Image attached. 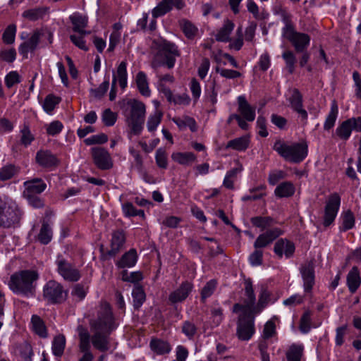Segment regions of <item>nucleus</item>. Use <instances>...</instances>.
I'll list each match as a JSON object with an SVG mask.
<instances>
[{
  "instance_id": "nucleus-60",
  "label": "nucleus",
  "mask_w": 361,
  "mask_h": 361,
  "mask_svg": "<svg viewBox=\"0 0 361 361\" xmlns=\"http://www.w3.org/2000/svg\"><path fill=\"white\" fill-rule=\"evenodd\" d=\"M286 176V172L281 170L271 171L268 177V182L271 185H276L281 180Z\"/></svg>"
},
{
  "instance_id": "nucleus-11",
  "label": "nucleus",
  "mask_w": 361,
  "mask_h": 361,
  "mask_svg": "<svg viewBox=\"0 0 361 361\" xmlns=\"http://www.w3.org/2000/svg\"><path fill=\"white\" fill-rule=\"evenodd\" d=\"M341 204V197L338 193L334 192L329 195L324 208L323 224L325 227L329 226L335 220Z\"/></svg>"
},
{
  "instance_id": "nucleus-3",
  "label": "nucleus",
  "mask_w": 361,
  "mask_h": 361,
  "mask_svg": "<svg viewBox=\"0 0 361 361\" xmlns=\"http://www.w3.org/2000/svg\"><path fill=\"white\" fill-rule=\"evenodd\" d=\"M38 279L39 274L36 270H20L10 276L8 286L14 293L29 298L35 295Z\"/></svg>"
},
{
  "instance_id": "nucleus-25",
  "label": "nucleus",
  "mask_w": 361,
  "mask_h": 361,
  "mask_svg": "<svg viewBox=\"0 0 361 361\" xmlns=\"http://www.w3.org/2000/svg\"><path fill=\"white\" fill-rule=\"evenodd\" d=\"M42 35V34L40 31L35 30L27 41L24 42L20 45L19 52L24 58H27L29 51H34L36 49Z\"/></svg>"
},
{
  "instance_id": "nucleus-39",
  "label": "nucleus",
  "mask_w": 361,
  "mask_h": 361,
  "mask_svg": "<svg viewBox=\"0 0 361 361\" xmlns=\"http://www.w3.org/2000/svg\"><path fill=\"white\" fill-rule=\"evenodd\" d=\"M250 144V139L247 136H242L228 142L226 148H231L237 151L246 150Z\"/></svg>"
},
{
  "instance_id": "nucleus-61",
  "label": "nucleus",
  "mask_w": 361,
  "mask_h": 361,
  "mask_svg": "<svg viewBox=\"0 0 361 361\" xmlns=\"http://www.w3.org/2000/svg\"><path fill=\"white\" fill-rule=\"evenodd\" d=\"M117 119V116L110 109H106L103 111L102 121L106 126H112Z\"/></svg>"
},
{
  "instance_id": "nucleus-1",
  "label": "nucleus",
  "mask_w": 361,
  "mask_h": 361,
  "mask_svg": "<svg viewBox=\"0 0 361 361\" xmlns=\"http://www.w3.org/2000/svg\"><path fill=\"white\" fill-rule=\"evenodd\" d=\"M93 334L91 336L87 329L78 325L77 331L79 337V350L83 355L78 361H92L94 355L91 352V343L93 347L102 353L111 348V334L116 329L117 325L110 305L106 302L101 303L97 317L90 322Z\"/></svg>"
},
{
  "instance_id": "nucleus-17",
  "label": "nucleus",
  "mask_w": 361,
  "mask_h": 361,
  "mask_svg": "<svg viewBox=\"0 0 361 361\" xmlns=\"http://www.w3.org/2000/svg\"><path fill=\"white\" fill-rule=\"evenodd\" d=\"M283 234V231L279 228H274L266 231L260 234L254 243V247L259 249L265 247L270 245L274 240Z\"/></svg>"
},
{
  "instance_id": "nucleus-41",
  "label": "nucleus",
  "mask_w": 361,
  "mask_h": 361,
  "mask_svg": "<svg viewBox=\"0 0 361 361\" xmlns=\"http://www.w3.org/2000/svg\"><path fill=\"white\" fill-rule=\"evenodd\" d=\"M250 222L255 227L260 228L262 231L272 226L275 221L271 216H254L250 219Z\"/></svg>"
},
{
  "instance_id": "nucleus-33",
  "label": "nucleus",
  "mask_w": 361,
  "mask_h": 361,
  "mask_svg": "<svg viewBox=\"0 0 361 361\" xmlns=\"http://www.w3.org/2000/svg\"><path fill=\"white\" fill-rule=\"evenodd\" d=\"M295 191L294 185L290 181L280 183L275 189L274 194L279 198L292 197Z\"/></svg>"
},
{
  "instance_id": "nucleus-28",
  "label": "nucleus",
  "mask_w": 361,
  "mask_h": 361,
  "mask_svg": "<svg viewBox=\"0 0 361 361\" xmlns=\"http://www.w3.org/2000/svg\"><path fill=\"white\" fill-rule=\"evenodd\" d=\"M347 286L351 293H355L361 284V277L357 267L354 266L347 275Z\"/></svg>"
},
{
  "instance_id": "nucleus-59",
  "label": "nucleus",
  "mask_w": 361,
  "mask_h": 361,
  "mask_svg": "<svg viewBox=\"0 0 361 361\" xmlns=\"http://www.w3.org/2000/svg\"><path fill=\"white\" fill-rule=\"evenodd\" d=\"M311 313L306 311L302 315L300 320V330L302 333H307L310 330Z\"/></svg>"
},
{
  "instance_id": "nucleus-32",
  "label": "nucleus",
  "mask_w": 361,
  "mask_h": 361,
  "mask_svg": "<svg viewBox=\"0 0 361 361\" xmlns=\"http://www.w3.org/2000/svg\"><path fill=\"white\" fill-rule=\"evenodd\" d=\"M351 118H348L338 125L336 129V135L342 140H347L351 135L353 130H354L353 124Z\"/></svg>"
},
{
  "instance_id": "nucleus-14",
  "label": "nucleus",
  "mask_w": 361,
  "mask_h": 361,
  "mask_svg": "<svg viewBox=\"0 0 361 361\" xmlns=\"http://www.w3.org/2000/svg\"><path fill=\"white\" fill-rule=\"evenodd\" d=\"M300 272L303 280L304 290L306 293L312 291L315 283L314 264L312 260L301 264Z\"/></svg>"
},
{
  "instance_id": "nucleus-37",
  "label": "nucleus",
  "mask_w": 361,
  "mask_h": 361,
  "mask_svg": "<svg viewBox=\"0 0 361 361\" xmlns=\"http://www.w3.org/2000/svg\"><path fill=\"white\" fill-rule=\"evenodd\" d=\"M172 121L178 126L180 130H185L188 127L192 132L197 130V125L195 119L188 116H185L183 118L174 117Z\"/></svg>"
},
{
  "instance_id": "nucleus-21",
  "label": "nucleus",
  "mask_w": 361,
  "mask_h": 361,
  "mask_svg": "<svg viewBox=\"0 0 361 361\" xmlns=\"http://www.w3.org/2000/svg\"><path fill=\"white\" fill-rule=\"evenodd\" d=\"M36 162L43 168H54L59 164V160L49 150H39L35 157Z\"/></svg>"
},
{
  "instance_id": "nucleus-10",
  "label": "nucleus",
  "mask_w": 361,
  "mask_h": 361,
  "mask_svg": "<svg viewBox=\"0 0 361 361\" xmlns=\"http://www.w3.org/2000/svg\"><path fill=\"white\" fill-rule=\"evenodd\" d=\"M55 264L57 267V272L65 281L76 282L80 279V271L62 255L57 256Z\"/></svg>"
},
{
  "instance_id": "nucleus-24",
  "label": "nucleus",
  "mask_w": 361,
  "mask_h": 361,
  "mask_svg": "<svg viewBox=\"0 0 361 361\" xmlns=\"http://www.w3.org/2000/svg\"><path fill=\"white\" fill-rule=\"evenodd\" d=\"M126 243V235L123 230H116L113 232L111 240V248L107 255L111 257L116 256Z\"/></svg>"
},
{
  "instance_id": "nucleus-43",
  "label": "nucleus",
  "mask_w": 361,
  "mask_h": 361,
  "mask_svg": "<svg viewBox=\"0 0 361 361\" xmlns=\"http://www.w3.org/2000/svg\"><path fill=\"white\" fill-rule=\"evenodd\" d=\"M51 238L52 229L47 221H43L37 239L42 244L47 245L51 240Z\"/></svg>"
},
{
  "instance_id": "nucleus-52",
  "label": "nucleus",
  "mask_w": 361,
  "mask_h": 361,
  "mask_svg": "<svg viewBox=\"0 0 361 361\" xmlns=\"http://www.w3.org/2000/svg\"><path fill=\"white\" fill-rule=\"evenodd\" d=\"M19 169L15 165L8 164L0 169V180L5 181L10 180L14 176L18 174Z\"/></svg>"
},
{
  "instance_id": "nucleus-12",
  "label": "nucleus",
  "mask_w": 361,
  "mask_h": 361,
  "mask_svg": "<svg viewBox=\"0 0 361 361\" xmlns=\"http://www.w3.org/2000/svg\"><path fill=\"white\" fill-rule=\"evenodd\" d=\"M91 155L94 164L99 169L109 170L112 168L111 157L106 149L101 147H92Z\"/></svg>"
},
{
  "instance_id": "nucleus-30",
  "label": "nucleus",
  "mask_w": 361,
  "mask_h": 361,
  "mask_svg": "<svg viewBox=\"0 0 361 361\" xmlns=\"http://www.w3.org/2000/svg\"><path fill=\"white\" fill-rule=\"evenodd\" d=\"M151 350L157 355L168 354L171 350V345L167 341L152 338L149 343Z\"/></svg>"
},
{
  "instance_id": "nucleus-18",
  "label": "nucleus",
  "mask_w": 361,
  "mask_h": 361,
  "mask_svg": "<svg viewBox=\"0 0 361 361\" xmlns=\"http://www.w3.org/2000/svg\"><path fill=\"white\" fill-rule=\"evenodd\" d=\"M288 102L293 110L300 116L302 121L306 124L308 114L307 111L303 108L302 95L298 89L294 88L292 90V94L288 98Z\"/></svg>"
},
{
  "instance_id": "nucleus-35",
  "label": "nucleus",
  "mask_w": 361,
  "mask_h": 361,
  "mask_svg": "<svg viewBox=\"0 0 361 361\" xmlns=\"http://www.w3.org/2000/svg\"><path fill=\"white\" fill-rule=\"evenodd\" d=\"M338 114V107L336 100H333L331 105L330 111L325 120L324 124V129L325 130H330L335 125Z\"/></svg>"
},
{
  "instance_id": "nucleus-29",
  "label": "nucleus",
  "mask_w": 361,
  "mask_h": 361,
  "mask_svg": "<svg viewBox=\"0 0 361 361\" xmlns=\"http://www.w3.org/2000/svg\"><path fill=\"white\" fill-rule=\"evenodd\" d=\"M137 254L135 248H131L124 253L121 258L116 263L120 269L130 268L135 265L137 260Z\"/></svg>"
},
{
  "instance_id": "nucleus-23",
  "label": "nucleus",
  "mask_w": 361,
  "mask_h": 361,
  "mask_svg": "<svg viewBox=\"0 0 361 361\" xmlns=\"http://www.w3.org/2000/svg\"><path fill=\"white\" fill-rule=\"evenodd\" d=\"M237 100L240 116L248 122L253 121L255 118V107L247 102L245 96H239Z\"/></svg>"
},
{
  "instance_id": "nucleus-55",
  "label": "nucleus",
  "mask_w": 361,
  "mask_h": 361,
  "mask_svg": "<svg viewBox=\"0 0 361 361\" xmlns=\"http://www.w3.org/2000/svg\"><path fill=\"white\" fill-rule=\"evenodd\" d=\"M16 26L14 24L9 25L4 30L2 35V40L6 44H11L15 41Z\"/></svg>"
},
{
  "instance_id": "nucleus-42",
  "label": "nucleus",
  "mask_w": 361,
  "mask_h": 361,
  "mask_svg": "<svg viewBox=\"0 0 361 361\" xmlns=\"http://www.w3.org/2000/svg\"><path fill=\"white\" fill-rule=\"evenodd\" d=\"M34 332L41 338H47L48 336L47 327L43 320L37 315H32L31 319Z\"/></svg>"
},
{
  "instance_id": "nucleus-57",
  "label": "nucleus",
  "mask_w": 361,
  "mask_h": 361,
  "mask_svg": "<svg viewBox=\"0 0 361 361\" xmlns=\"http://www.w3.org/2000/svg\"><path fill=\"white\" fill-rule=\"evenodd\" d=\"M197 328L195 324L190 321H185L182 325V333L189 339H192L197 333Z\"/></svg>"
},
{
  "instance_id": "nucleus-20",
  "label": "nucleus",
  "mask_w": 361,
  "mask_h": 361,
  "mask_svg": "<svg viewBox=\"0 0 361 361\" xmlns=\"http://www.w3.org/2000/svg\"><path fill=\"white\" fill-rule=\"evenodd\" d=\"M295 244L286 238L279 239L274 247V252L279 259L284 255L286 258L291 257L295 252Z\"/></svg>"
},
{
  "instance_id": "nucleus-48",
  "label": "nucleus",
  "mask_w": 361,
  "mask_h": 361,
  "mask_svg": "<svg viewBox=\"0 0 361 361\" xmlns=\"http://www.w3.org/2000/svg\"><path fill=\"white\" fill-rule=\"evenodd\" d=\"M66 346V338L60 334L54 337L52 343V351L54 355L61 357L64 351Z\"/></svg>"
},
{
  "instance_id": "nucleus-31",
  "label": "nucleus",
  "mask_w": 361,
  "mask_h": 361,
  "mask_svg": "<svg viewBox=\"0 0 361 361\" xmlns=\"http://www.w3.org/2000/svg\"><path fill=\"white\" fill-rule=\"evenodd\" d=\"M235 27L234 23L226 19L224 20L223 26L218 30L215 35V39L218 42H227L231 40L230 35Z\"/></svg>"
},
{
  "instance_id": "nucleus-63",
  "label": "nucleus",
  "mask_w": 361,
  "mask_h": 361,
  "mask_svg": "<svg viewBox=\"0 0 361 361\" xmlns=\"http://www.w3.org/2000/svg\"><path fill=\"white\" fill-rule=\"evenodd\" d=\"M86 35H71L70 36V39L71 41V42L75 45L77 47H78L79 49L83 50V51H88V47L86 45V42H85V40L84 39V37Z\"/></svg>"
},
{
  "instance_id": "nucleus-16",
  "label": "nucleus",
  "mask_w": 361,
  "mask_h": 361,
  "mask_svg": "<svg viewBox=\"0 0 361 361\" xmlns=\"http://www.w3.org/2000/svg\"><path fill=\"white\" fill-rule=\"evenodd\" d=\"M185 6L183 0H161L152 10V16L154 18L164 16L174 7L178 10L183 9Z\"/></svg>"
},
{
  "instance_id": "nucleus-6",
  "label": "nucleus",
  "mask_w": 361,
  "mask_h": 361,
  "mask_svg": "<svg viewBox=\"0 0 361 361\" xmlns=\"http://www.w3.org/2000/svg\"><path fill=\"white\" fill-rule=\"evenodd\" d=\"M273 149L285 160L292 163L302 162L307 156L308 152V146L306 142L288 145L283 141L277 140L275 142Z\"/></svg>"
},
{
  "instance_id": "nucleus-64",
  "label": "nucleus",
  "mask_w": 361,
  "mask_h": 361,
  "mask_svg": "<svg viewBox=\"0 0 361 361\" xmlns=\"http://www.w3.org/2000/svg\"><path fill=\"white\" fill-rule=\"evenodd\" d=\"M63 128L62 123L59 121H52L47 127V133L49 135L55 136L59 134Z\"/></svg>"
},
{
  "instance_id": "nucleus-58",
  "label": "nucleus",
  "mask_w": 361,
  "mask_h": 361,
  "mask_svg": "<svg viewBox=\"0 0 361 361\" xmlns=\"http://www.w3.org/2000/svg\"><path fill=\"white\" fill-rule=\"evenodd\" d=\"M21 138L20 142L24 146L27 147L31 144L35 140L34 135L31 133V131L28 126L25 125L20 130Z\"/></svg>"
},
{
  "instance_id": "nucleus-44",
  "label": "nucleus",
  "mask_w": 361,
  "mask_h": 361,
  "mask_svg": "<svg viewBox=\"0 0 361 361\" xmlns=\"http://www.w3.org/2000/svg\"><path fill=\"white\" fill-rule=\"evenodd\" d=\"M47 13V8L44 7H36L25 10L23 13L22 16L30 21H35L42 18Z\"/></svg>"
},
{
  "instance_id": "nucleus-49",
  "label": "nucleus",
  "mask_w": 361,
  "mask_h": 361,
  "mask_svg": "<svg viewBox=\"0 0 361 361\" xmlns=\"http://www.w3.org/2000/svg\"><path fill=\"white\" fill-rule=\"evenodd\" d=\"M217 286V281L212 279L207 282L201 290L200 298L202 302H205L207 298L213 295Z\"/></svg>"
},
{
  "instance_id": "nucleus-34",
  "label": "nucleus",
  "mask_w": 361,
  "mask_h": 361,
  "mask_svg": "<svg viewBox=\"0 0 361 361\" xmlns=\"http://www.w3.org/2000/svg\"><path fill=\"white\" fill-rule=\"evenodd\" d=\"M179 26L184 33L185 36L190 39H192L197 34V27L190 20L183 18L178 20Z\"/></svg>"
},
{
  "instance_id": "nucleus-38",
  "label": "nucleus",
  "mask_w": 361,
  "mask_h": 361,
  "mask_svg": "<svg viewBox=\"0 0 361 361\" xmlns=\"http://www.w3.org/2000/svg\"><path fill=\"white\" fill-rule=\"evenodd\" d=\"M135 81L140 93L145 97H149L150 90L146 74L142 71L138 72L136 75Z\"/></svg>"
},
{
  "instance_id": "nucleus-51",
  "label": "nucleus",
  "mask_w": 361,
  "mask_h": 361,
  "mask_svg": "<svg viewBox=\"0 0 361 361\" xmlns=\"http://www.w3.org/2000/svg\"><path fill=\"white\" fill-rule=\"evenodd\" d=\"M133 298V306L135 310H138L145 301V293L141 286H135L132 293Z\"/></svg>"
},
{
  "instance_id": "nucleus-50",
  "label": "nucleus",
  "mask_w": 361,
  "mask_h": 361,
  "mask_svg": "<svg viewBox=\"0 0 361 361\" xmlns=\"http://www.w3.org/2000/svg\"><path fill=\"white\" fill-rule=\"evenodd\" d=\"M61 101V97H56L53 94H49L46 96L44 103H43V109L44 110L48 113H51L56 105H58Z\"/></svg>"
},
{
  "instance_id": "nucleus-62",
  "label": "nucleus",
  "mask_w": 361,
  "mask_h": 361,
  "mask_svg": "<svg viewBox=\"0 0 361 361\" xmlns=\"http://www.w3.org/2000/svg\"><path fill=\"white\" fill-rule=\"evenodd\" d=\"M108 141V136L104 133L92 135L84 140L87 145L104 144Z\"/></svg>"
},
{
  "instance_id": "nucleus-15",
  "label": "nucleus",
  "mask_w": 361,
  "mask_h": 361,
  "mask_svg": "<svg viewBox=\"0 0 361 361\" xmlns=\"http://www.w3.org/2000/svg\"><path fill=\"white\" fill-rule=\"evenodd\" d=\"M185 6L183 0H161L152 10V16L154 18L164 16L174 7L178 10L183 9Z\"/></svg>"
},
{
  "instance_id": "nucleus-7",
  "label": "nucleus",
  "mask_w": 361,
  "mask_h": 361,
  "mask_svg": "<svg viewBox=\"0 0 361 361\" xmlns=\"http://www.w3.org/2000/svg\"><path fill=\"white\" fill-rule=\"evenodd\" d=\"M22 212L13 202H6L0 198V226L9 228L20 222Z\"/></svg>"
},
{
  "instance_id": "nucleus-8",
  "label": "nucleus",
  "mask_w": 361,
  "mask_h": 361,
  "mask_svg": "<svg viewBox=\"0 0 361 361\" xmlns=\"http://www.w3.org/2000/svg\"><path fill=\"white\" fill-rule=\"evenodd\" d=\"M43 297L49 304H61L67 299L68 290L60 283L50 280L43 288Z\"/></svg>"
},
{
  "instance_id": "nucleus-27",
  "label": "nucleus",
  "mask_w": 361,
  "mask_h": 361,
  "mask_svg": "<svg viewBox=\"0 0 361 361\" xmlns=\"http://www.w3.org/2000/svg\"><path fill=\"white\" fill-rule=\"evenodd\" d=\"M244 295L242 302L247 304L252 310L256 302V297L254 292L252 281L250 278L244 279Z\"/></svg>"
},
{
  "instance_id": "nucleus-26",
  "label": "nucleus",
  "mask_w": 361,
  "mask_h": 361,
  "mask_svg": "<svg viewBox=\"0 0 361 361\" xmlns=\"http://www.w3.org/2000/svg\"><path fill=\"white\" fill-rule=\"evenodd\" d=\"M25 190L23 194L39 195L45 190L47 184L38 178H35L24 183Z\"/></svg>"
},
{
  "instance_id": "nucleus-9",
  "label": "nucleus",
  "mask_w": 361,
  "mask_h": 361,
  "mask_svg": "<svg viewBox=\"0 0 361 361\" xmlns=\"http://www.w3.org/2000/svg\"><path fill=\"white\" fill-rule=\"evenodd\" d=\"M255 314L241 313L238 319L236 335L240 341L250 340L255 334Z\"/></svg>"
},
{
  "instance_id": "nucleus-22",
  "label": "nucleus",
  "mask_w": 361,
  "mask_h": 361,
  "mask_svg": "<svg viewBox=\"0 0 361 361\" xmlns=\"http://www.w3.org/2000/svg\"><path fill=\"white\" fill-rule=\"evenodd\" d=\"M69 20L73 25V32L80 35H89L90 31L85 30L88 25V17L80 13H74L69 16Z\"/></svg>"
},
{
  "instance_id": "nucleus-2",
  "label": "nucleus",
  "mask_w": 361,
  "mask_h": 361,
  "mask_svg": "<svg viewBox=\"0 0 361 361\" xmlns=\"http://www.w3.org/2000/svg\"><path fill=\"white\" fill-rule=\"evenodd\" d=\"M282 16L285 23L282 30V36L290 42L296 54H301L298 58L299 64L300 67H305L310 58V54L307 51L310 44V37L306 33L295 31L288 13H283Z\"/></svg>"
},
{
  "instance_id": "nucleus-54",
  "label": "nucleus",
  "mask_w": 361,
  "mask_h": 361,
  "mask_svg": "<svg viewBox=\"0 0 361 361\" xmlns=\"http://www.w3.org/2000/svg\"><path fill=\"white\" fill-rule=\"evenodd\" d=\"M19 353L24 361H32L33 350L31 345L27 341H24L18 346Z\"/></svg>"
},
{
  "instance_id": "nucleus-4",
  "label": "nucleus",
  "mask_w": 361,
  "mask_h": 361,
  "mask_svg": "<svg viewBox=\"0 0 361 361\" xmlns=\"http://www.w3.org/2000/svg\"><path fill=\"white\" fill-rule=\"evenodd\" d=\"M152 49L156 50L151 61V66L153 69H157L162 66H166L169 69L173 68L176 57L180 55L178 47L174 43L162 38L153 40Z\"/></svg>"
},
{
  "instance_id": "nucleus-5",
  "label": "nucleus",
  "mask_w": 361,
  "mask_h": 361,
  "mask_svg": "<svg viewBox=\"0 0 361 361\" xmlns=\"http://www.w3.org/2000/svg\"><path fill=\"white\" fill-rule=\"evenodd\" d=\"M126 122L130 129V133L138 135L141 133L145 120L146 106L137 99H131L127 102Z\"/></svg>"
},
{
  "instance_id": "nucleus-36",
  "label": "nucleus",
  "mask_w": 361,
  "mask_h": 361,
  "mask_svg": "<svg viewBox=\"0 0 361 361\" xmlns=\"http://www.w3.org/2000/svg\"><path fill=\"white\" fill-rule=\"evenodd\" d=\"M171 159L181 165H190L196 161L197 157L193 152H174Z\"/></svg>"
},
{
  "instance_id": "nucleus-40",
  "label": "nucleus",
  "mask_w": 361,
  "mask_h": 361,
  "mask_svg": "<svg viewBox=\"0 0 361 361\" xmlns=\"http://www.w3.org/2000/svg\"><path fill=\"white\" fill-rule=\"evenodd\" d=\"M303 351L304 347L302 345L292 344L286 353L287 361H301Z\"/></svg>"
},
{
  "instance_id": "nucleus-45",
  "label": "nucleus",
  "mask_w": 361,
  "mask_h": 361,
  "mask_svg": "<svg viewBox=\"0 0 361 361\" xmlns=\"http://www.w3.org/2000/svg\"><path fill=\"white\" fill-rule=\"evenodd\" d=\"M342 225L340 226V231L345 232L351 228L355 226V216L351 210L348 209L343 212L341 215Z\"/></svg>"
},
{
  "instance_id": "nucleus-56",
  "label": "nucleus",
  "mask_w": 361,
  "mask_h": 361,
  "mask_svg": "<svg viewBox=\"0 0 361 361\" xmlns=\"http://www.w3.org/2000/svg\"><path fill=\"white\" fill-rule=\"evenodd\" d=\"M162 115L161 111H156L154 114L151 115L148 118L147 126L149 131L153 132L156 130L157 127L161 121Z\"/></svg>"
},
{
  "instance_id": "nucleus-19",
  "label": "nucleus",
  "mask_w": 361,
  "mask_h": 361,
  "mask_svg": "<svg viewBox=\"0 0 361 361\" xmlns=\"http://www.w3.org/2000/svg\"><path fill=\"white\" fill-rule=\"evenodd\" d=\"M192 289L193 284L191 282L183 281L176 290L169 294V300L172 304L181 302L188 297Z\"/></svg>"
},
{
  "instance_id": "nucleus-47",
  "label": "nucleus",
  "mask_w": 361,
  "mask_h": 361,
  "mask_svg": "<svg viewBox=\"0 0 361 361\" xmlns=\"http://www.w3.org/2000/svg\"><path fill=\"white\" fill-rule=\"evenodd\" d=\"M270 299V293L267 289H262L259 295L258 302L255 304L252 312L259 314L267 306Z\"/></svg>"
},
{
  "instance_id": "nucleus-53",
  "label": "nucleus",
  "mask_w": 361,
  "mask_h": 361,
  "mask_svg": "<svg viewBox=\"0 0 361 361\" xmlns=\"http://www.w3.org/2000/svg\"><path fill=\"white\" fill-rule=\"evenodd\" d=\"M282 57L285 61L286 68L290 74L295 71L296 57L292 51H286L283 53Z\"/></svg>"
},
{
  "instance_id": "nucleus-46",
  "label": "nucleus",
  "mask_w": 361,
  "mask_h": 361,
  "mask_svg": "<svg viewBox=\"0 0 361 361\" xmlns=\"http://www.w3.org/2000/svg\"><path fill=\"white\" fill-rule=\"evenodd\" d=\"M267 187L265 185H260L259 186L252 188L250 189V192L252 193L251 195H245L242 197V200L243 202L247 201H255L259 200L264 196H266V192H264Z\"/></svg>"
},
{
  "instance_id": "nucleus-13",
  "label": "nucleus",
  "mask_w": 361,
  "mask_h": 361,
  "mask_svg": "<svg viewBox=\"0 0 361 361\" xmlns=\"http://www.w3.org/2000/svg\"><path fill=\"white\" fill-rule=\"evenodd\" d=\"M127 63L122 61L117 68L116 75L114 74L111 83V88L109 92V100L114 101L116 97V82H119L121 89L127 87Z\"/></svg>"
}]
</instances>
